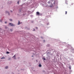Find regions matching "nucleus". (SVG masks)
I'll return each instance as SVG.
<instances>
[{
  "mask_svg": "<svg viewBox=\"0 0 74 74\" xmlns=\"http://www.w3.org/2000/svg\"><path fill=\"white\" fill-rule=\"evenodd\" d=\"M9 24L11 25V26H13L14 25L13 24H12V23H9Z\"/></svg>",
  "mask_w": 74,
  "mask_h": 74,
  "instance_id": "nucleus-2",
  "label": "nucleus"
},
{
  "mask_svg": "<svg viewBox=\"0 0 74 74\" xmlns=\"http://www.w3.org/2000/svg\"><path fill=\"white\" fill-rule=\"evenodd\" d=\"M10 21H12V19H10Z\"/></svg>",
  "mask_w": 74,
  "mask_h": 74,
  "instance_id": "nucleus-6",
  "label": "nucleus"
},
{
  "mask_svg": "<svg viewBox=\"0 0 74 74\" xmlns=\"http://www.w3.org/2000/svg\"><path fill=\"white\" fill-rule=\"evenodd\" d=\"M5 29H6V28H7V27H5Z\"/></svg>",
  "mask_w": 74,
  "mask_h": 74,
  "instance_id": "nucleus-17",
  "label": "nucleus"
},
{
  "mask_svg": "<svg viewBox=\"0 0 74 74\" xmlns=\"http://www.w3.org/2000/svg\"><path fill=\"white\" fill-rule=\"evenodd\" d=\"M3 58H1V59H3Z\"/></svg>",
  "mask_w": 74,
  "mask_h": 74,
  "instance_id": "nucleus-16",
  "label": "nucleus"
},
{
  "mask_svg": "<svg viewBox=\"0 0 74 74\" xmlns=\"http://www.w3.org/2000/svg\"><path fill=\"white\" fill-rule=\"evenodd\" d=\"M17 3L18 4H19V1H18L17 2Z\"/></svg>",
  "mask_w": 74,
  "mask_h": 74,
  "instance_id": "nucleus-9",
  "label": "nucleus"
},
{
  "mask_svg": "<svg viewBox=\"0 0 74 74\" xmlns=\"http://www.w3.org/2000/svg\"><path fill=\"white\" fill-rule=\"evenodd\" d=\"M43 59H44V60H45V58H43Z\"/></svg>",
  "mask_w": 74,
  "mask_h": 74,
  "instance_id": "nucleus-14",
  "label": "nucleus"
},
{
  "mask_svg": "<svg viewBox=\"0 0 74 74\" xmlns=\"http://www.w3.org/2000/svg\"><path fill=\"white\" fill-rule=\"evenodd\" d=\"M16 55L14 56L13 57V58H14V59H16Z\"/></svg>",
  "mask_w": 74,
  "mask_h": 74,
  "instance_id": "nucleus-3",
  "label": "nucleus"
},
{
  "mask_svg": "<svg viewBox=\"0 0 74 74\" xmlns=\"http://www.w3.org/2000/svg\"><path fill=\"white\" fill-rule=\"evenodd\" d=\"M36 15H40V13H39L38 12H36Z\"/></svg>",
  "mask_w": 74,
  "mask_h": 74,
  "instance_id": "nucleus-1",
  "label": "nucleus"
},
{
  "mask_svg": "<svg viewBox=\"0 0 74 74\" xmlns=\"http://www.w3.org/2000/svg\"><path fill=\"white\" fill-rule=\"evenodd\" d=\"M32 57H33V56H32Z\"/></svg>",
  "mask_w": 74,
  "mask_h": 74,
  "instance_id": "nucleus-20",
  "label": "nucleus"
},
{
  "mask_svg": "<svg viewBox=\"0 0 74 74\" xmlns=\"http://www.w3.org/2000/svg\"><path fill=\"white\" fill-rule=\"evenodd\" d=\"M42 66L41 65V64H40L39 65V66L40 67H41Z\"/></svg>",
  "mask_w": 74,
  "mask_h": 74,
  "instance_id": "nucleus-4",
  "label": "nucleus"
},
{
  "mask_svg": "<svg viewBox=\"0 0 74 74\" xmlns=\"http://www.w3.org/2000/svg\"><path fill=\"white\" fill-rule=\"evenodd\" d=\"M0 22H1V21H0Z\"/></svg>",
  "mask_w": 74,
  "mask_h": 74,
  "instance_id": "nucleus-21",
  "label": "nucleus"
},
{
  "mask_svg": "<svg viewBox=\"0 0 74 74\" xmlns=\"http://www.w3.org/2000/svg\"><path fill=\"white\" fill-rule=\"evenodd\" d=\"M8 68V66H7L5 67V69H7Z\"/></svg>",
  "mask_w": 74,
  "mask_h": 74,
  "instance_id": "nucleus-5",
  "label": "nucleus"
},
{
  "mask_svg": "<svg viewBox=\"0 0 74 74\" xmlns=\"http://www.w3.org/2000/svg\"><path fill=\"white\" fill-rule=\"evenodd\" d=\"M6 53L7 54H8V53H9V52L8 51V52H7Z\"/></svg>",
  "mask_w": 74,
  "mask_h": 74,
  "instance_id": "nucleus-8",
  "label": "nucleus"
},
{
  "mask_svg": "<svg viewBox=\"0 0 74 74\" xmlns=\"http://www.w3.org/2000/svg\"><path fill=\"white\" fill-rule=\"evenodd\" d=\"M67 14V12H65V14Z\"/></svg>",
  "mask_w": 74,
  "mask_h": 74,
  "instance_id": "nucleus-12",
  "label": "nucleus"
},
{
  "mask_svg": "<svg viewBox=\"0 0 74 74\" xmlns=\"http://www.w3.org/2000/svg\"><path fill=\"white\" fill-rule=\"evenodd\" d=\"M5 23H7V22H6V21H5Z\"/></svg>",
  "mask_w": 74,
  "mask_h": 74,
  "instance_id": "nucleus-15",
  "label": "nucleus"
},
{
  "mask_svg": "<svg viewBox=\"0 0 74 74\" xmlns=\"http://www.w3.org/2000/svg\"><path fill=\"white\" fill-rule=\"evenodd\" d=\"M10 31L11 32L12 31V29H10Z\"/></svg>",
  "mask_w": 74,
  "mask_h": 74,
  "instance_id": "nucleus-10",
  "label": "nucleus"
},
{
  "mask_svg": "<svg viewBox=\"0 0 74 74\" xmlns=\"http://www.w3.org/2000/svg\"><path fill=\"white\" fill-rule=\"evenodd\" d=\"M69 69H71V67H70V66L69 67Z\"/></svg>",
  "mask_w": 74,
  "mask_h": 74,
  "instance_id": "nucleus-11",
  "label": "nucleus"
},
{
  "mask_svg": "<svg viewBox=\"0 0 74 74\" xmlns=\"http://www.w3.org/2000/svg\"><path fill=\"white\" fill-rule=\"evenodd\" d=\"M36 29H38V27H36Z\"/></svg>",
  "mask_w": 74,
  "mask_h": 74,
  "instance_id": "nucleus-13",
  "label": "nucleus"
},
{
  "mask_svg": "<svg viewBox=\"0 0 74 74\" xmlns=\"http://www.w3.org/2000/svg\"><path fill=\"white\" fill-rule=\"evenodd\" d=\"M20 21H18V25H20Z\"/></svg>",
  "mask_w": 74,
  "mask_h": 74,
  "instance_id": "nucleus-7",
  "label": "nucleus"
},
{
  "mask_svg": "<svg viewBox=\"0 0 74 74\" xmlns=\"http://www.w3.org/2000/svg\"><path fill=\"white\" fill-rule=\"evenodd\" d=\"M8 12H6V13H7Z\"/></svg>",
  "mask_w": 74,
  "mask_h": 74,
  "instance_id": "nucleus-19",
  "label": "nucleus"
},
{
  "mask_svg": "<svg viewBox=\"0 0 74 74\" xmlns=\"http://www.w3.org/2000/svg\"><path fill=\"white\" fill-rule=\"evenodd\" d=\"M34 31H35V29H34Z\"/></svg>",
  "mask_w": 74,
  "mask_h": 74,
  "instance_id": "nucleus-18",
  "label": "nucleus"
}]
</instances>
